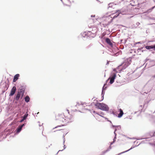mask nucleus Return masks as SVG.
I'll list each match as a JSON object with an SVG mask.
<instances>
[{
    "label": "nucleus",
    "mask_w": 155,
    "mask_h": 155,
    "mask_svg": "<svg viewBox=\"0 0 155 155\" xmlns=\"http://www.w3.org/2000/svg\"><path fill=\"white\" fill-rule=\"evenodd\" d=\"M57 120L61 122L68 123L73 120L74 117L72 115H70L69 110H68L64 111V114H58L55 116Z\"/></svg>",
    "instance_id": "obj_1"
},
{
    "label": "nucleus",
    "mask_w": 155,
    "mask_h": 155,
    "mask_svg": "<svg viewBox=\"0 0 155 155\" xmlns=\"http://www.w3.org/2000/svg\"><path fill=\"white\" fill-rule=\"evenodd\" d=\"M95 106L97 108L103 110H108L109 107L107 105L99 103H96L95 104Z\"/></svg>",
    "instance_id": "obj_2"
},
{
    "label": "nucleus",
    "mask_w": 155,
    "mask_h": 155,
    "mask_svg": "<svg viewBox=\"0 0 155 155\" xmlns=\"http://www.w3.org/2000/svg\"><path fill=\"white\" fill-rule=\"evenodd\" d=\"M25 91L23 89H21L20 91H18L15 97V99L16 101H18L20 97L22 98L24 95Z\"/></svg>",
    "instance_id": "obj_3"
},
{
    "label": "nucleus",
    "mask_w": 155,
    "mask_h": 155,
    "mask_svg": "<svg viewBox=\"0 0 155 155\" xmlns=\"http://www.w3.org/2000/svg\"><path fill=\"white\" fill-rule=\"evenodd\" d=\"M97 28L96 27H94L92 30L88 31L87 33L88 35L90 36L91 37H94L95 36V33L97 32Z\"/></svg>",
    "instance_id": "obj_4"
},
{
    "label": "nucleus",
    "mask_w": 155,
    "mask_h": 155,
    "mask_svg": "<svg viewBox=\"0 0 155 155\" xmlns=\"http://www.w3.org/2000/svg\"><path fill=\"white\" fill-rule=\"evenodd\" d=\"M94 113H96L97 115H95V117L96 119L98 121H102L103 120V118H104V117L101 115H100L99 113H96L95 111H93Z\"/></svg>",
    "instance_id": "obj_5"
},
{
    "label": "nucleus",
    "mask_w": 155,
    "mask_h": 155,
    "mask_svg": "<svg viewBox=\"0 0 155 155\" xmlns=\"http://www.w3.org/2000/svg\"><path fill=\"white\" fill-rule=\"evenodd\" d=\"M116 77V75L114 73H113L111 76L110 78V83L112 84L114 81V80Z\"/></svg>",
    "instance_id": "obj_6"
},
{
    "label": "nucleus",
    "mask_w": 155,
    "mask_h": 155,
    "mask_svg": "<svg viewBox=\"0 0 155 155\" xmlns=\"http://www.w3.org/2000/svg\"><path fill=\"white\" fill-rule=\"evenodd\" d=\"M16 87L15 86H14L12 89L10 93L9 94L10 96H13L15 93L16 91Z\"/></svg>",
    "instance_id": "obj_7"
},
{
    "label": "nucleus",
    "mask_w": 155,
    "mask_h": 155,
    "mask_svg": "<svg viewBox=\"0 0 155 155\" xmlns=\"http://www.w3.org/2000/svg\"><path fill=\"white\" fill-rule=\"evenodd\" d=\"M64 5H68L70 3L69 0H61Z\"/></svg>",
    "instance_id": "obj_8"
},
{
    "label": "nucleus",
    "mask_w": 155,
    "mask_h": 155,
    "mask_svg": "<svg viewBox=\"0 0 155 155\" xmlns=\"http://www.w3.org/2000/svg\"><path fill=\"white\" fill-rule=\"evenodd\" d=\"M145 48L147 49H153L155 51V45H153L151 46H147L145 47Z\"/></svg>",
    "instance_id": "obj_9"
},
{
    "label": "nucleus",
    "mask_w": 155,
    "mask_h": 155,
    "mask_svg": "<svg viewBox=\"0 0 155 155\" xmlns=\"http://www.w3.org/2000/svg\"><path fill=\"white\" fill-rule=\"evenodd\" d=\"M20 75L19 74H17L15 75L14 77L13 82H15L18 79Z\"/></svg>",
    "instance_id": "obj_10"
},
{
    "label": "nucleus",
    "mask_w": 155,
    "mask_h": 155,
    "mask_svg": "<svg viewBox=\"0 0 155 155\" xmlns=\"http://www.w3.org/2000/svg\"><path fill=\"white\" fill-rule=\"evenodd\" d=\"M25 124H23L21 125L20 126H19L18 127L17 129V132L18 133H19L21 130V129L24 126Z\"/></svg>",
    "instance_id": "obj_11"
},
{
    "label": "nucleus",
    "mask_w": 155,
    "mask_h": 155,
    "mask_svg": "<svg viewBox=\"0 0 155 155\" xmlns=\"http://www.w3.org/2000/svg\"><path fill=\"white\" fill-rule=\"evenodd\" d=\"M119 110H120V113L119 114H118V117H120L123 115V114H124V113L123 112L122 110L120 108L119 109Z\"/></svg>",
    "instance_id": "obj_12"
},
{
    "label": "nucleus",
    "mask_w": 155,
    "mask_h": 155,
    "mask_svg": "<svg viewBox=\"0 0 155 155\" xmlns=\"http://www.w3.org/2000/svg\"><path fill=\"white\" fill-rule=\"evenodd\" d=\"M106 41L110 45H111L112 44V43L111 42L110 39L108 38H107L106 39Z\"/></svg>",
    "instance_id": "obj_13"
},
{
    "label": "nucleus",
    "mask_w": 155,
    "mask_h": 155,
    "mask_svg": "<svg viewBox=\"0 0 155 155\" xmlns=\"http://www.w3.org/2000/svg\"><path fill=\"white\" fill-rule=\"evenodd\" d=\"M64 130L63 129H61L59 130V131L58 132V133L59 134H60L63 135V136H64Z\"/></svg>",
    "instance_id": "obj_14"
},
{
    "label": "nucleus",
    "mask_w": 155,
    "mask_h": 155,
    "mask_svg": "<svg viewBox=\"0 0 155 155\" xmlns=\"http://www.w3.org/2000/svg\"><path fill=\"white\" fill-rule=\"evenodd\" d=\"M25 101L26 102H28L29 101L30 98H29V96H26L25 97Z\"/></svg>",
    "instance_id": "obj_15"
},
{
    "label": "nucleus",
    "mask_w": 155,
    "mask_h": 155,
    "mask_svg": "<svg viewBox=\"0 0 155 155\" xmlns=\"http://www.w3.org/2000/svg\"><path fill=\"white\" fill-rule=\"evenodd\" d=\"M27 117V115L25 114V115H24L23 117V119L20 120V122H23L24 120H25L26 119Z\"/></svg>",
    "instance_id": "obj_16"
},
{
    "label": "nucleus",
    "mask_w": 155,
    "mask_h": 155,
    "mask_svg": "<svg viewBox=\"0 0 155 155\" xmlns=\"http://www.w3.org/2000/svg\"><path fill=\"white\" fill-rule=\"evenodd\" d=\"M119 14H120V13H119L117 14H116L114 17H113V18H116V17H117L119 15Z\"/></svg>",
    "instance_id": "obj_17"
},
{
    "label": "nucleus",
    "mask_w": 155,
    "mask_h": 155,
    "mask_svg": "<svg viewBox=\"0 0 155 155\" xmlns=\"http://www.w3.org/2000/svg\"><path fill=\"white\" fill-rule=\"evenodd\" d=\"M106 84H105L104 85V86L103 87V90H104L105 89V88H106Z\"/></svg>",
    "instance_id": "obj_18"
},
{
    "label": "nucleus",
    "mask_w": 155,
    "mask_h": 155,
    "mask_svg": "<svg viewBox=\"0 0 155 155\" xmlns=\"http://www.w3.org/2000/svg\"><path fill=\"white\" fill-rule=\"evenodd\" d=\"M100 115H101L102 116V115H104V114L103 113V112H101L100 114H99Z\"/></svg>",
    "instance_id": "obj_19"
},
{
    "label": "nucleus",
    "mask_w": 155,
    "mask_h": 155,
    "mask_svg": "<svg viewBox=\"0 0 155 155\" xmlns=\"http://www.w3.org/2000/svg\"><path fill=\"white\" fill-rule=\"evenodd\" d=\"M105 18V20H107L108 19H109V18L108 17H106Z\"/></svg>",
    "instance_id": "obj_20"
},
{
    "label": "nucleus",
    "mask_w": 155,
    "mask_h": 155,
    "mask_svg": "<svg viewBox=\"0 0 155 155\" xmlns=\"http://www.w3.org/2000/svg\"><path fill=\"white\" fill-rule=\"evenodd\" d=\"M107 151H104L103 152H102V153H103V154H104Z\"/></svg>",
    "instance_id": "obj_21"
},
{
    "label": "nucleus",
    "mask_w": 155,
    "mask_h": 155,
    "mask_svg": "<svg viewBox=\"0 0 155 155\" xmlns=\"http://www.w3.org/2000/svg\"><path fill=\"white\" fill-rule=\"evenodd\" d=\"M141 5V4H138V7H140Z\"/></svg>",
    "instance_id": "obj_22"
},
{
    "label": "nucleus",
    "mask_w": 155,
    "mask_h": 155,
    "mask_svg": "<svg viewBox=\"0 0 155 155\" xmlns=\"http://www.w3.org/2000/svg\"><path fill=\"white\" fill-rule=\"evenodd\" d=\"M83 105H86V104L85 103L83 104Z\"/></svg>",
    "instance_id": "obj_23"
},
{
    "label": "nucleus",
    "mask_w": 155,
    "mask_h": 155,
    "mask_svg": "<svg viewBox=\"0 0 155 155\" xmlns=\"http://www.w3.org/2000/svg\"><path fill=\"white\" fill-rule=\"evenodd\" d=\"M109 22L108 21V22H107V24H108L109 23Z\"/></svg>",
    "instance_id": "obj_24"
},
{
    "label": "nucleus",
    "mask_w": 155,
    "mask_h": 155,
    "mask_svg": "<svg viewBox=\"0 0 155 155\" xmlns=\"http://www.w3.org/2000/svg\"><path fill=\"white\" fill-rule=\"evenodd\" d=\"M155 7H153V8H153Z\"/></svg>",
    "instance_id": "obj_25"
},
{
    "label": "nucleus",
    "mask_w": 155,
    "mask_h": 155,
    "mask_svg": "<svg viewBox=\"0 0 155 155\" xmlns=\"http://www.w3.org/2000/svg\"><path fill=\"white\" fill-rule=\"evenodd\" d=\"M133 16H131V17H130V18H131V17H133Z\"/></svg>",
    "instance_id": "obj_26"
},
{
    "label": "nucleus",
    "mask_w": 155,
    "mask_h": 155,
    "mask_svg": "<svg viewBox=\"0 0 155 155\" xmlns=\"http://www.w3.org/2000/svg\"><path fill=\"white\" fill-rule=\"evenodd\" d=\"M130 149H131V148L129 150H130Z\"/></svg>",
    "instance_id": "obj_27"
},
{
    "label": "nucleus",
    "mask_w": 155,
    "mask_h": 155,
    "mask_svg": "<svg viewBox=\"0 0 155 155\" xmlns=\"http://www.w3.org/2000/svg\"><path fill=\"white\" fill-rule=\"evenodd\" d=\"M130 149H131V148L129 150H130Z\"/></svg>",
    "instance_id": "obj_28"
},
{
    "label": "nucleus",
    "mask_w": 155,
    "mask_h": 155,
    "mask_svg": "<svg viewBox=\"0 0 155 155\" xmlns=\"http://www.w3.org/2000/svg\"><path fill=\"white\" fill-rule=\"evenodd\" d=\"M130 149H131V148L129 150H130Z\"/></svg>",
    "instance_id": "obj_29"
},
{
    "label": "nucleus",
    "mask_w": 155,
    "mask_h": 155,
    "mask_svg": "<svg viewBox=\"0 0 155 155\" xmlns=\"http://www.w3.org/2000/svg\"><path fill=\"white\" fill-rule=\"evenodd\" d=\"M57 127H55V128H57Z\"/></svg>",
    "instance_id": "obj_30"
}]
</instances>
